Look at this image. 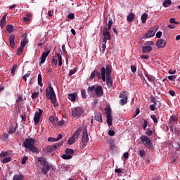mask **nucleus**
Here are the masks:
<instances>
[{
	"label": "nucleus",
	"instance_id": "34",
	"mask_svg": "<svg viewBox=\"0 0 180 180\" xmlns=\"http://www.w3.org/2000/svg\"><path fill=\"white\" fill-rule=\"evenodd\" d=\"M147 18H148V15H147V13H143L141 15L142 23H146V22H147Z\"/></svg>",
	"mask_w": 180,
	"mask_h": 180
},
{
	"label": "nucleus",
	"instance_id": "63",
	"mask_svg": "<svg viewBox=\"0 0 180 180\" xmlns=\"http://www.w3.org/2000/svg\"><path fill=\"white\" fill-rule=\"evenodd\" d=\"M74 18H75V16L74 15V13H70L68 15V19H74Z\"/></svg>",
	"mask_w": 180,
	"mask_h": 180
},
{
	"label": "nucleus",
	"instance_id": "29",
	"mask_svg": "<svg viewBox=\"0 0 180 180\" xmlns=\"http://www.w3.org/2000/svg\"><path fill=\"white\" fill-rule=\"evenodd\" d=\"M95 120L97 122H99V123H102V122H103V120H102V115H101V113H97L96 115Z\"/></svg>",
	"mask_w": 180,
	"mask_h": 180
},
{
	"label": "nucleus",
	"instance_id": "55",
	"mask_svg": "<svg viewBox=\"0 0 180 180\" xmlns=\"http://www.w3.org/2000/svg\"><path fill=\"white\" fill-rule=\"evenodd\" d=\"M141 58L143 60H148L150 58V56L148 55H142L141 56Z\"/></svg>",
	"mask_w": 180,
	"mask_h": 180
},
{
	"label": "nucleus",
	"instance_id": "25",
	"mask_svg": "<svg viewBox=\"0 0 180 180\" xmlns=\"http://www.w3.org/2000/svg\"><path fill=\"white\" fill-rule=\"evenodd\" d=\"M38 161L42 166L47 165V164H49V162H47V160L44 158H39Z\"/></svg>",
	"mask_w": 180,
	"mask_h": 180
},
{
	"label": "nucleus",
	"instance_id": "64",
	"mask_svg": "<svg viewBox=\"0 0 180 180\" xmlns=\"http://www.w3.org/2000/svg\"><path fill=\"white\" fill-rule=\"evenodd\" d=\"M139 154L141 157H144V154H146V151L144 150H139Z\"/></svg>",
	"mask_w": 180,
	"mask_h": 180
},
{
	"label": "nucleus",
	"instance_id": "45",
	"mask_svg": "<svg viewBox=\"0 0 180 180\" xmlns=\"http://www.w3.org/2000/svg\"><path fill=\"white\" fill-rule=\"evenodd\" d=\"M52 63L53 64H54L55 65H57V64H58V60L57 59V57H53L52 58Z\"/></svg>",
	"mask_w": 180,
	"mask_h": 180
},
{
	"label": "nucleus",
	"instance_id": "28",
	"mask_svg": "<svg viewBox=\"0 0 180 180\" xmlns=\"http://www.w3.org/2000/svg\"><path fill=\"white\" fill-rule=\"evenodd\" d=\"M155 34V32L154 31H148L146 34V37L147 39H150V37H154Z\"/></svg>",
	"mask_w": 180,
	"mask_h": 180
},
{
	"label": "nucleus",
	"instance_id": "30",
	"mask_svg": "<svg viewBox=\"0 0 180 180\" xmlns=\"http://www.w3.org/2000/svg\"><path fill=\"white\" fill-rule=\"evenodd\" d=\"M68 98L72 102H75V99H77L75 94H69L68 96Z\"/></svg>",
	"mask_w": 180,
	"mask_h": 180
},
{
	"label": "nucleus",
	"instance_id": "9",
	"mask_svg": "<svg viewBox=\"0 0 180 180\" xmlns=\"http://www.w3.org/2000/svg\"><path fill=\"white\" fill-rule=\"evenodd\" d=\"M88 141H89V137L88 136V134H86V129H85L82 139L83 147H85V146H86V143H88Z\"/></svg>",
	"mask_w": 180,
	"mask_h": 180
},
{
	"label": "nucleus",
	"instance_id": "14",
	"mask_svg": "<svg viewBox=\"0 0 180 180\" xmlns=\"http://www.w3.org/2000/svg\"><path fill=\"white\" fill-rule=\"evenodd\" d=\"M49 54H50V51H47L46 52H44L41 54V56L40 58V62H39L40 65H41V64H44V63L46 61V58H47V57L49 56Z\"/></svg>",
	"mask_w": 180,
	"mask_h": 180
},
{
	"label": "nucleus",
	"instance_id": "27",
	"mask_svg": "<svg viewBox=\"0 0 180 180\" xmlns=\"http://www.w3.org/2000/svg\"><path fill=\"white\" fill-rule=\"evenodd\" d=\"M72 113H84V110L81 107H77L72 109Z\"/></svg>",
	"mask_w": 180,
	"mask_h": 180
},
{
	"label": "nucleus",
	"instance_id": "51",
	"mask_svg": "<svg viewBox=\"0 0 180 180\" xmlns=\"http://www.w3.org/2000/svg\"><path fill=\"white\" fill-rule=\"evenodd\" d=\"M101 47L103 53H105V50H106V42H103Z\"/></svg>",
	"mask_w": 180,
	"mask_h": 180
},
{
	"label": "nucleus",
	"instance_id": "56",
	"mask_svg": "<svg viewBox=\"0 0 180 180\" xmlns=\"http://www.w3.org/2000/svg\"><path fill=\"white\" fill-rule=\"evenodd\" d=\"M65 124V121L64 120H62L58 122V126H64Z\"/></svg>",
	"mask_w": 180,
	"mask_h": 180
},
{
	"label": "nucleus",
	"instance_id": "62",
	"mask_svg": "<svg viewBox=\"0 0 180 180\" xmlns=\"http://www.w3.org/2000/svg\"><path fill=\"white\" fill-rule=\"evenodd\" d=\"M49 120H50L51 123H54V122H56V117H54V116H51L49 117Z\"/></svg>",
	"mask_w": 180,
	"mask_h": 180
},
{
	"label": "nucleus",
	"instance_id": "12",
	"mask_svg": "<svg viewBox=\"0 0 180 180\" xmlns=\"http://www.w3.org/2000/svg\"><path fill=\"white\" fill-rule=\"evenodd\" d=\"M51 169V165H50V163H48L42 167L41 173L44 175H47V174H49V171H50Z\"/></svg>",
	"mask_w": 180,
	"mask_h": 180
},
{
	"label": "nucleus",
	"instance_id": "54",
	"mask_svg": "<svg viewBox=\"0 0 180 180\" xmlns=\"http://www.w3.org/2000/svg\"><path fill=\"white\" fill-rule=\"evenodd\" d=\"M170 23H174L175 25H179V22L175 21V18H170L169 20Z\"/></svg>",
	"mask_w": 180,
	"mask_h": 180
},
{
	"label": "nucleus",
	"instance_id": "58",
	"mask_svg": "<svg viewBox=\"0 0 180 180\" xmlns=\"http://www.w3.org/2000/svg\"><path fill=\"white\" fill-rule=\"evenodd\" d=\"M146 134L148 136H153V131L151 129H149L146 131Z\"/></svg>",
	"mask_w": 180,
	"mask_h": 180
},
{
	"label": "nucleus",
	"instance_id": "2",
	"mask_svg": "<svg viewBox=\"0 0 180 180\" xmlns=\"http://www.w3.org/2000/svg\"><path fill=\"white\" fill-rule=\"evenodd\" d=\"M36 143V139L33 138L25 139V141L22 143L25 148H28L31 153H39V148L34 146Z\"/></svg>",
	"mask_w": 180,
	"mask_h": 180
},
{
	"label": "nucleus",
	"instance_id": "32",
	"mask_svg": "<svg viewBox=\"0 0 180 180\" xmlns=\"http://www.w3.org/2000/svg\"><path fill=\"white\" fill-rule=\"evenodd\" d=\"M171 4H172V1L171 0H165L163 2L162 5H163L164 8H168L171 5Z\"/></svg>",
	"mask_w": 180,
	"mask_h": 180
},
{
	"label": "nucleus",
	"instance_id": "31",
	"mask_svg": "<svg viewBox=\"0 0 180 180\" xmlns=\"http://www.w3.org/2000/svg\"><path fill=\"white\" fill-rule=\"evenodd\" d=\"M27 43H29V40L27 39V37L24 38L23 40L21 41L20 47H22L24 49Z\"/></svg>",
	"mask_w": 180,
	"mask_h": 180
},
{
	"label": "nucleus",
	"instance_id": "10",
	"mask_svg": "<svg viewBox=\"0 0 180 180\" xmlns=\"http://www.w3.org/2000/svg\"><path fill=\"white\" fill-rule=\"evenodd\" d=\"M167 45V41L163 39H160L156 42V46L158 47V49H164L165 46Z\"/></svg>",
	"mask_w": 180,
	"mask_h": 180
},
{
	"label": "nucleus",
	"instance_id": "48",
	"mask_svg": "<svg viewBox=\"0 0 180 180\" xmlns=\"http://www.w3.org/2000/svg\"><path fill=\"white\" fill-rule=\"evenodd\" d=\"M167 78L168 79H169V81H175V79H176V76L175 75L168 76Z\"/></svg>",
	"mask_w": 180,
	"mask_h": 180
},
{
	"label": "nucleus",
	"instance_id": "50",
	"mask_svg": "<svg viewBox=\"0 0 180 180\" xmlns=\"http://www.w3.org/2000/svg\"><path fill=\"white\" fill-rule=\"evenodd\" d=\"M77 72V69L71 70L69 72V77H71V75H74Z\"/></svg>",
	"mask_w": 180,
	"mask_h": 180
},
{
	"label": "nucleus",
	"instance_id": "37",
	"mask_svg": "<svg viewBox=\"0 0 180 180\" xmlns=\"http://www.w3.org/2000/svg\"><path fill=\"white\" fill-rule=\"evenodd\" d=\"M43 80V78L41 77V74L38 75V85H40V86H43V83L41 81Z\"/></svg>",
	"mask_w": 180,
	"mask_h": 180
},
{
	"label": "nucleus",
	"instance_id": "17",
	"mask_svg": "<svg viewBox=\"0 0 180 180\" xmlns=\"http://www.w3.org/2000/svg\"><path fill=\"white\" fill-rule=\"evenodd\" d=\"M151 51H153V47L146 45L142 46V53L143 54H148V53H151Z\"/></svg>",
	"mask_w": 180,
	"mask_h": 180
},
{
	"label": "nucleus",
	"instance_id": "33",
	"mask_svg": "<svg viewBox=\"0 0 180 180\" xmlns=\"http://www.w3.org/2000/svg\"><path fill=\"white\" fill-rule=\"evenodd\" d=\"M1 161L4 164H6L7 162H11L12 161V158L11 157L4 158Z\"/></svg>",
	"mask_w": 180,
	"mask_h": 180
},
{
	"label": "nucleus",
	"instance_id": "5",
	"mask_svg": "<svg viewBox=\"0 0 180 180\" xmlns=\"http://www.w3.org/2000/svg\"><path fill=\"white\" fill-rule=\"evenodd\" d=\"M79 134H81V128H79L77 130H76L74 134L69 138L68 140V144H69V146H72L75 141H78Z\"/></svg>",
	"mask_w": 180,
	"mask_h": 180
},
{
	"label": "nucleus",
	"instance_id": "43",
	"mask_svg": "<svg viewBox=\"0 0 180 180\" xmlns=\"http://www.w3.org/2000/svg\"><path fill=\"white\" fill-rule=\"evenodd\" d=\"M23 53V47L20 46L17 50V55L20 56Z\"/></svg>",
	"mask_w": 180,
	"mask_h": 180
},
{
	"label": "nucleus",
	"instance_id": "20",
	"mask_svg": "<svg viewBox=\"0 0 180 180\" xmlns=\"http://www.w3.org/2000/svg\"><path fill=\"white\" fill-rule=\"evenodd\" d=\"M41 118V113H35V115L34 117V124H39Z\"/></svg>",
	"mask_w": 180,
	"mask_h": 180
},
{
	"label": "nucleus",
	"instance_id": "49",
	"mask_svg": "<svg viewBox=\"0 0 180 180\" xmlns=\"http://www.w3.org/2000/svg\"><path fill=\"white\" fill-rule=\"evenodd\" d=\"M150 117L153 120L154 123H158V120H157V117H155V115H152Z\"/></svg>",
	"mask_w": 180,
	"mask_h": 180
},
{
	"label": "nucleus",
	"instance_id": "11",
	"mask_svg": "<svg viewBox=\"0 0 180 180\" xmlns=\"http://www.w3.org/2000/svg\"><path fill=\"white\" fill-rule=\"evenodd\" d=\"M103 43H107L108 40H110L111 36H110V32L109 31L103 30Z\"/></svg>",
	"mask_w": 180,
	"mask_h": 180
},
{
	"label": "nucleus",
	"instance_id": "16",
	"mask_svg": "<svg viewBox=\"0 0 180 180\" xmlns=\"http://www.w3.org/2000/svg\"><path fill=\"white\" fill-rule=\"evenodd\" d=\"M18 127V124L16 121L11 122V124L9 127V133H15L16 131V128Z\"/></svg>",
	"mask_w": 180,
	"mask_h": 180
},
{
	"label": "nucleus",
	"instance_id": "57",
	"mask_svg": "<svg viewBox=\"0 0 180 180\" xmlns=\"http://www.w3.org/2000/svg\"><path fill=\"white\" fill-rule=\"evenodd\" d=\"M148 124V123L147 122V120H144L143 121V130H146V129H147Z\"/></svg>",
	"mask_w": 180,
	"mask_h": 180
},
{
	"label": "nucleus",
	"instance_id": "15",
	"mask_svg": "<svg viewBox=\"0 0 180 180\" xmlns=\"http://www.w3.org/2000/svg\"><path fill=\"white\" fill-rule=\"evenodd\" d=\"M95 77H97L98 79H101V78H102V75L98 70H94L90 75V79H94Z\"/></svg>",
	"mask_w": 180,
	"mask_h": 180
},
{
	"label": "nucleus",
	"instance_id": "35",
	"mask_svg": "<svg viewBox=\"0 0 180 180\" xmlns=\"http://www.w3.org/2000/svg\"><path fill=\"white\" fill-rule=\"evenodd\" d=\"M65 154H68V155H71L72 157V155H74V150L67 148L65 150Z\"/></svg>",
	"mask_w": 180,
	"mask_h": 180
},
{
	"label": "nucleus",
	"instance_id": "26",
	"mask_svg": "<svg viewBox=\"0 0 180 180\" xmlns=\"http://www.w3.org/2000/svg\"><path fill=\"white\" fill-rule=\"evenodd\" d=\"M56 55L58 57V65L60 67H61V65H63V57L61 56V53H58V52H56Z\"/></svg>",
	"mask_w": 180,
	"mask_h": 180
},
{
	"label": "nucleus",
	"instance_id": "23",
	"mask_svg": "<svg viewBox=\"0 0 180 180\" xmlns=\"http://www.w3.org/2000/svg\"><path fill=\"white\" fill-rule=\"evenodd\" d=\"M135 15L134 13H130L127 16V22H129V23H131V22H133V20H134V18H135Z\"/></svg>",
	"mask_w": 180,
	"mask_h": 180
},
{
	"label": "nucleus",
	"instance_id": "7",
	"mask_svg": "<svg viewBox=\"0 0 180 180\" xmlns=\"http://www.w3.org/2000/svg\"><path fill=\"white\" fill-rule=\"evenodd\" d=\"M120 98H121V99L120 100V104L121 105H126L127 103V96L126 95V92L124 91H122L120 94Z\"/></svg>",
	"mask_w": 180,
	"mask_h": 180
},
{
	"label": "nucleus",
	"instance_id": "3",
	"mask_svg": "<svg viewBox=\"0 0 180 180\" xmlns=\"http://www.w3.org/2000/svg\"><path fill=\"white\" fill-rule=\"evenodd\" d=\"M25 101H26V98H23V95L20 94L15 101V113H22L23 112Z\"/></svg>",
	"mask_w": 180,
	"mask_h": 180
},
{
	"label": "nucleus",
	"instance_id": "6",
	"mask_svg": "<svg viewBox=\"0 0 180 180\" xmlns=\"http://www.w3.org/2000/svg\"><path fill=\"white\" fill-rule=\"evenodd\" d=\"M64 144L63 141L55 143L54 145H49L46 146V150L48 153H53L56 151L58 148L61 147Z\"/></svg>",
	"mask_w": 180,
	"mask_h": 180
},
{
	"label": "nucleus",
	"instance_id": "42",
	"mask_svg": "<svg viewBox=\"0 0 180 180\" xmlns=\"http://www.w3.org/2000/svg\"><path fill=\"white\" fill-rule=\"evenodd\" d=\"M105 110L106 113H112V108H110V105H108L105 108Z\"/></svg>",
	"mask_w": 180,
	"mask_h": 180
},
{
	"label": "nucleus",
	"instance_id": "46",
	"mask_svg": "<svg viewBox=\"0 0 180 180\" xmlns=\"http://www.w3.org/2000/svg\"><path fill=\"white\" fill-rule=\"evenodd\" d=\"M39 96V93L38 92H34L32 94V99H36V98H37Z\"/></svg>",
	"mask_w": 180,
	"mask_h": 180
},
{
	"label": "nucleus",
	"instance_id": "38",
	"mask_svg": "<svg viewBox=\"0 0 180 180\" xmlns=\"http://www.w3.org/2000/svg\"><path fill=\"white\" fill-rule=\"evenodd\" d=\"M62 158L63 160H71L72 158V156L71 155H68L67 153L62 155Z\"/></svg>",
	"mask_w": 180,
	"mask_h": 180
},
{
	"label": "nucleus",
	"instance_id": "53",
	"mask_svg": "<svg viewBox=\"0 0 180 180\" xmlns=\"http://www.w3.org/2000/svg\"><path fill=\"white\" fill-rule=\"evenodd\" d=\"M96 89V87L95 86H91L88 88V91H89L90 92H92L93 91H95Z\"/></svg>",
	"mask_w": 180,
	"mask_h": 180
},
{
	"label": "nucleus",
	"instance_id": "18",
	"mask_svg": "<svg viewBox=\"0 0 180 180\" xmlns=\"http://www.w3.org/2000/svg\"><path fill=\"white\" fill-rule=\"evenodd\" d=\"M6 16H8V14H4V16H3L1 20H0L1 29H4V27H5V25H6Z\"/></svg>",
	"mask_w": 180,
	"mask_h": 180
},
{
	"label": "nucleus",
	"instance_id": "1",
	"mask_svg": "<svg viewBox=\"0 0 180 180\" xmlns=\"http://www.w3.org/2000/svg\"><path fill=\"white\" fill-rule=\"evenodd\" d=\"M101 79L103 82H106L108 86H112L113 85V80L112 79V69H110V65H107L105 69V67L101 68Z\"/></svg>",
	"mask_w": 180,
	"mask_h": 180
},
{
	"label": "nucleus",
	"instance_id": "61",
	"mask_svg": "<svg viewBox=\"0 0 180 180\" xmlns=\"http://www.w3.org/2000/svg\"><path fill=\"white\" fill-rule=\"evenodd\" d=\"M20 117L22 119V122H26V114L21 115Z\"/></svg>",
	"mask_w": 180,
	"mask_h": 180
},
{
	"label": "nucleus",
	"instance_id": "19",
	"mask_svg": "<svg viewBox=\"0 0 180 180\" xmlns=\"http://www.w3.org/2000/svg\"><path fill=\"white\" fill-rule=\"evenodd\" d=\"M171 124H178V115H172L170 117L169 120Z\"/></svg>",
	"mask_w": 180,
	"mask_h": 180
},
{
	"label": "nucleus",
	"instance_id": "40",
	"mask_svg": "<svg viewBox=\"0 0 180 180\" xmlns=\"http://www.w3.org/2000/svg\"><path fill=\"white\" fill-rule=\"evenodd\" d=\"M17 68H18V65H13V68H11V74L13 77L15 75Z\"/></svg>",
	"mask_w": 180,
	"mask_h": 180
},
{
	"label": "nucleus",
	"instance_id": "24",
	"mask_svg": "<svg viewBox=\"0 0 180 180\" xmlns=\"http://www.w3.org/2000/svg\"><path fill=\"white\" fill-rule=\"evenodd\" d=\"M25 179V176L21 174H16L13 176V180H23Z\"/></svg>",
	"mask_w": 180,
	"mask_h": 180
},
{
	"label": "nucleus",
	"instance_id": "47",
	"mask_svg": "<svg viewBox=\"0 0 180 180\" xmlns=\"http://www.w3.org/2000/svg\"><path fill=\"white\" fill-rule=\"evenodd\" d=\"M48 141L51 142V143H56V141H57L56 138L49 137L48 139Z\"/></svg>",
	"mask_w": 180,
	"mask_h": 180
},
{
	"label": "nucleus",
	"instance_id": "41",
	"mask_svg": "<svg viewBox=\"0 0 180 180\" xmlns=\"http://www.w3.org/2000/svg\"><path fill=\"white\" fill-rule=\"evenodd\" d=\"M145 46H149V47H151V46H154V41H145Z\"/></svg>",
	"mask_w": 180,
	"mask_h": 180
},
{
	"label": "nucleus",
	"instance_id": "13",
	"mask_svg": "<svg viewBox=\"0 0 180 180\" xmlns=\"http://www.w3.org/2000/svg\"><path fill=\"white\" fill-rule=\"evenodd\" d=\"M95 92L98 98H101V96H103V89L102 88V86H97Z\"/></svg>",
	"mask_w": 180,
	"mask_h": 180
},
{
	"label": "nucleus",
	"instance_id": "36",
	"mask_svg": "<svg viewBox=\"0 0 180 180\" xmlns=\"http://www.w3.org/2000/svg\"><path fill=\"white\" fill-rule=\"evenodd\" d=\"M6 30H7V32H8V33H12V32H13V25H7Z\"/></svg>",
	"mask_w": 180,
	"mask_h": 180
},
{
	"label": "nucleus",
	"instance_id": "21",
	"mask_svg": "<svg viewBox=\"0 0 180 180\" xmlns=\"http://www.w3.org/2000/svg\"><path fill=\"white\" fill-rule=\"evenodd\" d=\"M113 118L112 117V113H107V124L109 127L112 126Z\"/></svg>",
	"mask_w": 180,
	"mask_h": 180
},
{
	"label": "nucleus",
	"instance_id": "4",
	"mask_svg": "<svg viewBox=\"0 0 180 180\" xmlns=\"http://www.w3.org/2000/svg\"><path fill=\"white\" fill-rule=\"evenodd\" d=\"M46 96L48 99H50L51 103H53L54 106L57 105V96L51 86H49V88L46 89Z\"/></svg>",
	"mask_w": 180,
	"mask_h": 180
},
{
	"label": "nucleus",
	"instance_id": "39",
	"mask_svg": "<svg viewBox=\"0 0 180 180\" xmlns=\"http://www.w3.org/2000/svg\"><path fill=\"white\" fill-rule=\"evenodd\" d=\"M8 155H9V153H8L6 151H2L0 153V158H4L5 157H8Z\"/></svg>",
	"mask_w": 180,
	"mask_h": 180
},
{
	"label": "nucleus",
	"instance_id": "52",
	"mask_svg": "<svg viewBox=\"0 0 180 180\" xmlns=\"http://www.w3.org/2000/svg\"><path fill=\"white\" fill-rule=\"evenodd\" d=\"M27 160H28L27 156H24L23 158H22V160L21 163H22V165L26 164Z\"/></svg>",
	"mask_w": 180,
	"mask_h": 180
},
{
	"label": "nucleus",
	"instance_id": "44",
	"mask_svg": "<svg viewBox=\"0 0 180 180\" xmlns=\"http://www.w3.org/2000/svg\"><path fill=\"white\" fill-rule=\"evenodd\" d=\"M82 96L84 99H86V91L85 89H82L81 91Z\"/></svg>",
	"mask_w": 180,
	"mask_h": 180
},
{
	"label": "nucleus",
	"instance_id": "8",
	"mask_svg": "<svg viewBox=\"0 0 180 180\" xmlns=\"http://www.w3.org/2000/svg\"><path fill=\"white\" fill-rule=\"evenodd\" d=\"M140 139L142 143H145L146 146H150L152 144L151 139L146 135L141 136Z\"/></svg>",
	"mask_w": 180,
	"mask_h": 180
},
{
	"label": "nucleus",
	"instance_id": "59",
	"mask_svg": "<svg viewBox=\"0 0 180 180\" xmlns=\"http://www.w3.org/2000/svg\"><path fill=\"white\" fill-rule=\"evenodd\" d=\"M161 36H162V32L159 31L156 33V37L158 39H161Z\"/></svg>",
	"mask_w": 180,
	"mask_h": 180
},
{
	"label": "nucleus",
	"instance_id": "60",
	"mask_svg": "<svg viewBox=\"0 0 180 180\" xmlns=\"http://www.w3.org/2000/svg\"><path fill=\"white\" fill-rule=\"evenodd\" d=\"M131 70L132 72H136V71H137V68L135 65H131Z\"/></svg>",
	"mask_w": 180,
	"mask_h": 180
},
{
	"label": "nucleus",
	"instance_id": "22",
	"mask_svg": "<svg viewBox=\"0 0 180 180\" xmlns=\"http://www.w3.org/2000/svg\"><path fill=\"white\" fill-rule=\"evenodd\" d=\"M9 43L11 47L13 49V47H15V34H11L9 37Z\"/></svg>",
	"mask_w": 180,
	"mask_h": 180
}]
</instances>
